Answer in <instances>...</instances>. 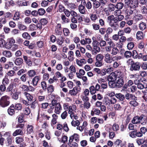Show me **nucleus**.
<instances>
[{
  "label": "nucleus",
  "instance_id": "48",
  "mask_svg": "<svg viewBox=\"0 0 147 147\" xmlns=\"http://www.w3.org/2000/svg\"><path fill=\"white\" fill-rule=\"evenodd\" d=\"M119 52V50L116 47H113L112 49L111 54L112 55H116Z\"/></svg>",
  "mask_w": 147,
  "mask_h": 147
},
{
  "label": "nucleus",
  "instance_id": "57",
  "mask_svg": "<svg viewBox=\"0 0 147 147\" xmlns=\"http://www.w3.org/2000/svg\"><path fill=\"white\" fill-rule=\"evenodd\" d=\"M24 21L25 24H29L31 22L32 19L30 17H26L24 18Z\"/></svg>",
  "mask_w": 147,
  "mask_h": 147
},
{
  "label": "nucleus",
  "instance_id": "1",
  "mask_svg": "<svg viewBox=\"0 0 147 147\" xmlns=\"http://www.w3.org/2000/svg\"><path fill=\"white\" fill-rule=\"evenodd\" d=\"M53 108H54V112L57 114H59L62 110L61 106L59 102L55 99H53L51 101Z\"/></svg>",
  "mask_w": 147,
  "mask_h": 147
},
{
  "label": "nucleus",
  "instance_id": "60",
  "mask_svg": "<svg viewBox=\"0 0 147 147\" xmlns=\"http://www.w3.org/2000/svg\"><path fill=\"white\" fill-rule=\"evenodd\" d=\"M107 80L105 77H103L99 78L98 80V83L100 84L106 82Z\"/></svg>",
  "mask_w": 147,
  "mask_h": 147
},
{
  "label": "nucleus",
  "instance_id": "16",
  "mask_svg": "<svg viewBox=\"0 0 147 147\" xmlns=\"http://www.w3.org/2000/svg\"><path fill=\"white\" fill-rule=\"evenodd\" d=\"M3 55L7 58H10L12 57V54L10 51L8 50H4L2 52Z\"/></svg>",
  "mask_w": 147,
  "mask_h": 147
},
{
  "label": "nucleus",
  "instance_id": "40",
  "mask_svg": "<svg viewBox=\"0 0 147 147\" xmlns=\"http://www.w3.org/2000/svg\"><path fill=\"white\" fill-rule=\"evenodd\" d=\"M124 6V4L121 2H119L115 6V8H117L118 10L122 9Z\"/></svg>",
  "mask_w": 147,
  "mask_h": 147
},
{
  "label": "nucleus",
  "instance_id": "7",
  "mask_svg": "<svg viewBox=\"0 0 147 147\" xmlns=\"http://www.w3.org/2000/svg\"><path fill=\"white\" fill-rule=\"evenodd\" d=\"M145 117V115L142 114L140 116H136L134 117L132 120V122L133 124H138L141 123V121Z\"/></svg>",
  "mask_w": 147,
  "mask_h": 147
},
{
  "label": "nucleus",
  "instance_id": "26",
  "mask_svg": "<svg viewBox=\"0 0 147 147\" xmlns=\"http://www.w3.org/2000/svg\"><path fill=\"white\" fill-rule=\"evenodd\" d=\"M67 17L63 13L61 15V19L63 23H67L69 22V20Z\"/></svg>",
  "mask_w": 147,
  "mask_h": 147
},
{
  "label": "nucleus",
  "instance_id": "32",
  "mask_svg": "<svg viewBox=\"0 0 147 147\" xmlns=\"http://www.w3.org/2000/svg\"><path fill=\"white\" fill-rule=\"evenodd\" d=\"M125 98L126 99L129 100L130 98H131L132 99H133V98H136V97L131 94L127 93L125 94Z\"/></svg>",
  "mask_w": 147,
  "mask_h": 147
},
{
  "label": "nucleus",
  "instance_id": "42",
  "mask_svg": "<svg viewBox=\"0 0 147 147\" xmlns=\"http://www.w3.org/2000/svg\"><path fill=\"white\" fill-rule=\"evenodd\" d=\"M14 92H15L13 93L12 96V97L13 99L15 100H17L18 98L19 94L20 93V92L18 91L17 90Z\"/></svg>",
  "mask_w": 147,
  "mask_h": 147
},
{
  "label": "nucleus",
  "instance_id": "15",
  "mask_svg": "<svg viewBox=\"0 0 147 147\" xmlns=\"http://www.w3.org/2000/svg\"><path fill=\"white\" fill-rule=\"evenodd\" d=\"M79 12L82 14H85L86 13V9L85 7L82 4L78 6Z\"/></svg>",
  "mask_w": 147,
  "mask_h": 147
},
{
  "label": "nucleus",
  "instance_id": "58",
  "mask_svg": "<svg viewBox=\"0 0 147 147\" xmlns=\"http://www.w3.org/2000/svg\"><path fill=\"white\" fill-rule=\"evenodd\" d=\"M12 13L9 12H6L4 14V16L5 18L6 19L7 18H10L12 17Z\"/></svg>",
  "mask_w": 147,
  "mask_h": 147
},
{
  "label": "nucleus",
  "instance_id": "34",
  "mask_svg": "<svg viewBox=\"0 0 147 147\" xmlns=\"http://www.w3.org/2000/svg\"><path fill=\"white\" fill-rule=\"evenodd\" d=\"M20 13L19 12H16L13 16V20L16 21L20 19Z\"/></svg>",
  "mask_w": 147,
  "mask_h": 147
},
{
  "label": "nucleus",
  "instance_id": "20",
  "mask_svg": "<svg viewBox=\"0 0 147 147\" xmlns=\"http://www.w3.org/2000/svg\"><path fill=\"white\" fill-rule=\"evenodd\" d=\"M119 79L116 83L117 86L120 87L122 86L124 84V82L123 79L124 78H119Z\"/></svg>",
  "mask_w": 147,
  "mask_h": 147
},
{
  "label": "nucleus",
  "instance_id": "50",
  "mask_svg": "<svg viewBox=\"0 0 147 147\" xmlns=\"http://www.w3.org/2000/svg\"><path fill=\"white\" fill-rule=\"evenodd\" d=\"M133 82L132 80H129L127 84L124 85L123 88L125 89L127 88L128 87L131 86L133 84Z\"/></svg>",
  "mask_w": 147,
  "mask_h": 147
},
{
  "label": "nucleus",
  "instance_id": "31",
  "mask_svg": "<svg viewBox=\"0 0 147 147\" xmlns=\"http://www.w3.org/2000/svg\"><path fill=\"white\" fill-rule=\"evenodd\" d=\"M85 73V71L82 69H80L79 71V73H76V74L77 77L79 78H81L82 76L84 75Z\"/></svg>",
  "mask_w": 147,
  "mask_h": 147
},
{
  "label": "nucleus",
  "instance_id": "8",
  "mask_svg": "<svg viewBox=\"0 0 147 147\" xmlns=\"http://www.w3.org/2000/svg\"><path fill=\"white\" fill-rule=\"evenodd\" d=\"M104 61L107 64H111L113 61V58L110 54L107 53L105 55Z\"/></svg>",
  "mask_w": 147,
  "mask_h": 147
},
{
  "label": "nucleus",
  "instance_id": "11",
  "mask_svg": "<svg viewBox=\"0 0 147 147\" xmlns=\"http://www.w3.org/2000/svg\"><path fill=\"white\" fill-rule=\"evenodd\" d=\"M138 0H131L129 8L134 9L138 7Z\"/></svg>",
  "mask_w": 147,
  "mask_h": 147
},
{
  "label": "nucleus",
  "instance_id": "25",
  "mask_svg": "<svg viewBox=\"0 0 147 147\" xmlns=\"http://www.w3.org/2000/svg\"><path fill=\"white\" fill-rule=\"evenodd\" d=\"M27 74L29 77H32L36 75V72L35 70H30L28 71Z\"/></svg>",
  "mask_w": 147,
  "mask_h": 147
},
{
  "label": "nucleus",
  "instance_id": "47",
  "mask_svg": "<svg viewBox=\"0 0 147 147\" xmlns=\"http://www.w3.org/2000/svg\"><path fill=\"white\" fill-rule=\"evenodd\" d=\"M23 134V132L21 129L16 130L13 133V135L14 136H16L18 135H22Z\"/></svg>",
  "mask_w": 147,
  "mask_h": 147
},
{
  "label": "nucleus",
  "instance_id": "14",
  "mask_svg": "<svg viewBox=\"0 0 147 147\" xmlns=\"http://www.w3.org/2000/svg\"><path fill=\"white\" fill-rule=\"evenodd\" d=\"M116 79V76L115 73L112 72L109 75L107 80L108 81H115Z\"/></svg>",
  "mask_w": 147,
  "mask_h": 147
},
{
  "label": "nucleus",
  "instance_id": "39",
  "mask_svg": "<svg viewBox=\"0 0 147 147\" xmlns=\"http://www.w3.org/2000/svg\"><path fill=\"white\" fill-rule=\"evenodd\" d=\"M22 37L26 39L30 40L31 38L30 35L28 32H25L22 34Z\"/></svg>",
  "mask_w": 147,
  "mask_h": 147
},
{
  "label": "nucleus",
  "instance_id": "21",
  "mask_svg": "<svg viewBox=\"0 0 147 147\" xmlns=\"http://www.w3.org/2000/svg\"><path fill=\"white\" fill-rule=\"evenodd\" d=\"M11 135V133L10 132H6L4 133L3 132H2L0 133V138L3 136L5 138H8Z\"/></svg>",
  "mask_w": 147,
  "mask_h": 147
},
{
  "label": "nucleus",
  "instance_id": "38",
  "mask_svg": "<svg viewBox=\"0 0 147 147\" xmlns=\"http://www.w3.org/2000/svg\"><path fill=\"white\" fill-rule=\"evenodd\" d=\"M13 107L14 108V105H12L8 109L7 111L8 114L10 115H12L15 113V111L14 109H12L11 107Z\"/></svg>",
  "mask_w": 147,
  "mask_h": 147
},
{
  "label": "nucleus",
  "instance_id": "64",
  "mask_svg": "<svg viewBox=\"0 0 147 147\" xmlns=\"http://www.w3.org/2000/svg\"><path fill=\"white\" fill-rule=\"evenodd\" d=\"M90 19L87 17H84L83 18V21L86 24L88 25L91 22V20Z\"/></svg>",
  "mask_w": 147,
  "mask_h": 147
},
{
  "label": "nucleus",
  "instance_id": "43",
  "mask_svg": "<svg viewBox=\"0 0 147 147\" xmlns=\"http://www.w3.org/2000/svg\"><path fill=\"white\" fill-rule=\"evenodd\" d=\"M109 85V86L112 88H114L117 86V84L115 83V81H108Z\"/></svg>",
  "mask_w": 147,
  "mask_h": 147
},
{
  "label": "nucleus",
  "instance_id": "59",
  "mask_svg": "<svg viewBox=\"0 0 147 147\" xmlns=\"http://www.w3.org/2000/svg\"><path fill=\"white\" fill-rule=\"evenodd\" d=\"M45 13V10L43 8H40L38 10V13L40 16L43 15Z\"/></svg>",
  "mask_w": 147,
  "mask_h": 147
},
{
  "label": "nucleus",
  "instance_id": "10",
  "mask_svg": "<svg viewBox=\"0 0 147 147\" xmlns=\"http://www.w3.org/2000/svg\"><path fill=\"white\" fill-rule=\"evenodd\" d=\"M115 73L116 76L117 78H124L125 77L126 74L124 72L121 71L119 70L116 71Z\"/></svg>",
  "mask_w": 147,
  "mask_h": 147
},
{
  "label": "nucleus",
  "instance_id": "18",
  "mask_svg": "<svg viewBox=\"0 0 147 147\" xmlns=\"http://www.w3.org/2000/svg\"><path fill=\"white\" fill-rule=\"evenodd\" d=\"M68 59L69 61H72L74 59V52L71 51H69L68 53Z\"/></svg>",
  "mask_w": 147,
  "mask_h": 147
},
{
  "label": "nucleus",
  "instance_id": "51",
  "mask_svg": "<svg viewBox=\"0 0 147 147\" xmlns=\"http://www.w3.org/2000/svg\"><path fill=\"white\" fill-rule=\"evenodd\" d=\"M20 88L22 89V91L25 92L28 91V86L24 84L20 85Z\"/></svg>",
  "mask_w": 147,
  "mask_h": 147
},
{
  "label": "nucleus",
  "instance_id": "36",
  "mask_svg": "<svg viewBox=\"0 0 147 147\" xmlns=\"http://www.w3.org/2000/svg\"><path fill=\"white\" fill-rule=\"evenodd\" d=\"M147 143V138L146 140H144L143 138H139L137 140V142L139 145H140L143 144L145 142Z\"/></svg>",
  "mask_w": 147,
  "mask_h": 147
},
{
  "label": "nucleus",
  "instance_id": "23",
  "mask_svg": "<svg viewBox=\"0 0 147 147\" xmlns=\"http://www.w3.org/2000/svg\"><path fill=\"white\" fill-rule=\"evenodd\" d=\"M24 95L28 101H31L33 98V96L30 94L26 92H25L24 93Z\"/></svg>",
  "mask_w": 147,
  "mask_h": 147
},
{
  "label": "nucleus",
  "instance_id": "49",
  "mask_svg": "<svg viewBox=\"0 0 147 147\" xmlns=\"http://www.w3.org/2000/svg\"><path fill=\"white\" fill-rule=\"evenodd\" d=\"M9 82V81L7 77L5 76L3 79L2 83L3 84L5 85H8Z\"/></svg>",
  "mask_w": 147,
  "mask_h": 147
},
{
  "label": "nucleus",
  "instance_id": "9",
  "mask_svg": "<svg viewBox=\"0 0 147 147\" xmlns=\"http://www.w3.org/2000/svg\"><path fill=\"white\" fill-rule=\"evenodd\" d=\"M81 88L80 86H76L72 90H70L69 93L71 96H75L78 92L80 91Z\"/></svg>",
  "mask_w": 147,
  "mask_h": 147
},
{
  "label": "nucleus",
  "instance_id": "55",
  "mask_svg": "<svg viewBox=\"0 0 147 147\" xmlns=\"http://www.w3.org/2000/svg\"><path fill=\"white\" fill-rule=\"evenodd\" d=\"M71 125L74 127L78 126L80 125V122L78 120H73L71 122Z\"/></svg>",
  "mask_w": 147,
  "mask_h": 147
},
{
  "label": "nucleus",
  "instance_id": "28",
  "mask_svg": "<svg viewBox=\"0 0 147 147\" xmlns=\"http://www.w3.org/2000/svg\"><path fill=\"white\" fill-rule=\"evenodd\" d=\"M57 44L61 46L63 42V38L62 36L59 37L56 40Z\"/></svg>",
  "mask_w": 147,
  "mask_h": 147
},
{
  "label": "nucleus",
  "instance_id": "29",
  "mask_svg": "<svg viewBox=\"0 0 147 147\" xmlns=\"http://www.w3.org/2000/svg\"><path fill=\"white\" fill-rule=\"evenodd\" d=\"M76 107L75 105H73L69 106L68 108V113H70L73 112V111H75L76 110Z\"/></svg>",
  "mask_w": 147,
  "mask_h": 147
},
{
  "label": "nucleus",
  "instance_id": "62",
  "mask_svg": "<svg viewBox=\"0 0 147 147\" xmlns=\"http://www.w3.org/2000/svg\"><path fill=\"white\" fill-rule=\"evenodd\" d=\"M134 43L132 42H130L128 43L127 45V48L129 50L132 49L134 47Z\"/></svg>",
  "mask_w": 147,
  "mask_h": 147
},
{
  "label": "nucleus",
  "instance_id": "6",
  "mask_svg": "<svg viewBox=\"0 0 147 147\" xmlns=\"http://www.w3.org/2000/svg\"><path fill=\"white\" fill-rule=\"evenodd\" d=\"M141 65L140 63L137 62L132 64L130 68V70L131 71H139Z\"/></svg>",
  "mask_w": 147,
  "mask_h": 147
},
{
  "label": "nucleus",
  "instance_id": "54",
  "mask_svg": "<svg viewBox=\"0 0 147 147\" xmlns=\"http://www.w3.org/2000/svg\"><path fill=\"white\" fill-rule=\"evenodd\" d=\"M135 20L136 21H138L143 19V16L141 14L137 15L134 16Z\"/></svg>",
  "mask_w": 147,
  "mask_h": 147
},
{
  "label": "nucleus",
  "instance_id": "35",
  "mask_svg": "<svg viewBox=\"0 0 147 147\" xmlns=\"http://www.w3.org/2000/svg\"><path fill=\"white\" fill-rule=\"evenodd\" d=\"M13 84H10L8 87L7 88L6 91L9 92L11 91L12 93H13L14 91H15V89H13Z\"/></svg>",
  "mask_w": 147,
  "mask_h": 147
},
{
  "label": "nucleus",
  "instance_id": "5",
  "mask_svg": "<svg viewBox=\"0 0 147 147\" xmlns=\"http://www.w3.org/2000/svg\"><path fill=\"white\" fill-rule=\"evenodd\" d=\"M135 84L137 85V88L140 90H142L146 87V83L143 82L140 80H136L134 81Z\"/></svg>",
  "mask_w": 147,
  "mask_h": 147
},
{
  "label": "nucleus",
  "instance_id": "30",
  "mask_svg": "<svg viewBox=\"0 0 147 147\" xmlns=\"http://www.w3.org/2000/svg\"><path fill=\"white\" fill-rule=\"evenodd\" d=\"M100 6V3L98 1H97L93 2V7L94 9H97L99 8Z\"/></svg>",
  "mask_w": 147,
  "mask_h": 147
},
{
  "label": "nucleus",
  "instance_id": "37",
  "mask_svg": "<svg viewBox=\"0 0 147 147\" xmlns=\"http://www.w3.org/2000/svg\"><path fill=\"white\" fill-rule=\"evenodd\" d=\"M62 74L59 71H57L55 74V76L53 77V79L55 80H57V79L62 77Z\"/></svg>",
  "mask_w": 147,
  "mask_h": 147
},
{
  "label": "nucleus",
  "instance_id": "17",
  "mask_svg": "<svg viewBox=\"0 0 147 147\" xmlns=\"http://www.w3.org/2000/svg\"><path fill=\"white\" fill-rule=\"evenodd\" d=\"M40 80V78L38 76H35L34 77L32 80V82L33 86H36Z\"/></svg>",
  "mask_w": 147,
  "mask_h": 147
},
{
  "label": "nucleus",
  "instance_id": "13",
  "mask_svg": "<svg viewBox=\"0 0 147 147\" xmlns=\"http://www.w3.org/2000/svg\"><path fill=\"white\" fill-rule=\"evenodd\" d=\"M55 33L57 35H61L62 33L61 25L60 24H58L55 26Z\"/></svg>",
  "mask_w": 147,
  "mask_h": 147
},
{
  "label": "nucleus",
  "instance_id": "27",
  "mask_svg": "<svg viewBox=\"0 0 147 147\" xmlns=\"http://www.w3.org/2000/svg\"><path fill=\"white\" fill-rule=\"evenodd\" d=\"M115 96L120 101H123L125 99V96L121 93H116Z\"/></svg>",
  "mask_w": 147,
  "mask_h": 147
},
{
  "label": "nucleus",
  "instance_id": "3",
  "mask_svg": "<svg viewBox=\"0 0 147 147\" xmlns=\"http://www.w3.org/2000/svg\"><path fill=\"white\" fill-rule=\"evenodd\" d=\"M9 98V97L7 95L2 97L0 100V105L3 107L7 106L10 103Z\"/></svg>",
  "mask_w": 147,
  "mask_h": 147
},
{
  "label": "nucleus",
  "instance_id": "63",
  "mask_svg": "<svg viewBox=\"0 0 147 147\" xmlns=\"http://www.w3.org/2000/svg\"><path fill=\"white\" fill-rule=\"evenodd\" d=\"M103 58V55L100 54H98L96 55V61H102Z\"/></svg>",
  "mask_w": 147,
  "mask_h": 147
},
{
  "label": "nucleus",
  "instance_id": "52",
  "mask_svg": "<svg viewBox=\"0 0 147 147\" xmlns=\"http://www.w3.org/2000/svg\"><path fill=\"white\" fill-rule=\"evenodd\" d=\"M124 56L127 58L131 57L132 56V53L131 51H126L124 53Z\"/></svg>",
  "mask_w": 147,
  "mask_h": 147
},
{
  "label": "nucleus",
  "instance_id": "24",
  "mask_svg": "<svg viewBox=\"0 0 147 147\" xmlns=\"http://www.w3.org/2000/svg\"><path fill=\"white\" fill-rule=\"evenodd\" d=\"M137 98H133L132 100L130 101L129 104L131 106L134 107H136L138 105V103L136 101L137 100Z\"/></svg>",
  "mask_w": 147,
  "mask_h": 147
},
{
  "label": "nucleus",
  "instance_id": "19",
  "mask_svg": "<svg viewBox=\"0 0 147 147\" xmlns=\"http://www.w3.org/2000/svg\"><path fill=\"white\" fill-rule=\"evenodd\" d=\"M89 16L91 20L93 22H95L98 19V16L96 14L90 13Z\"/></svg>",
  "mask_w": 147,
  "mask_h": 147
},
{
  "label": "nucleus",
  "instance_id": "61",
  "mask_svg": "<svg viewBox=\"0 0 147 147\" xmlns=\"http://www.w3.org/2000/svg\"><path fill=\"white\" fill-rule=\"evenodd\" d=\"M92 26L93 29L95 30H98L100 28V26L99 24L95 23L93 24L92 25Z\"/></svg>",
  "mask_w": 147,
  "mask_h": 147
},
{
  "label": "nucleus",
  "instance_id": "22",
  "mask_svg": "<svg viewBox=\"0 0 147 147\" xmlns=\"http://www.w3.org/2000/svg\"><path fill=\"white\" fill-rule=\"evenodd\" d=\"M5 48L7 49H8L11 48V50L12 51H14L17 50L18 48V45L16 44H13L10 47H8L5 46Z\"/></svg>",
  "mask_w": 147,
  "mask_h": 147
},
{
  "label": "nucleus",
  "instance_id": "46",
  "mask_svg": "<svg viewBox=\"0 0 147 147\" xmlns=\"http://www.w3.org/2000/svg\"><path fill=\"white\" fill-rule=\"evenodd\" d=\"M18 27L19 29L22 30H25L27 28L26 26L25 25L22 24L20 22L18 24Z\"/></svg>",
  "mask_w": 147,
  "mask_h": 147
},
{
  "label": "nucleus",
  "instance_id": "53",
  "mask_svg": "<svg viewBox=\"0 0 147 147\" xmlns=\"http://www.w3.org/2000/svg\"><path fill=\"white\" fill-rule=\"evenodd\" d=\"M63 31L64 35L65 36H69V34L70 33V32L69 29L68 28H64L63 30Z\"/></svg>",
  "mask_w": 147,
  "mask_h": 147
},
{
  "label": "nucleus",
  "instance_id": "44",
  "mask_svg": "<svg viewBox=\"0 0 147 147\" xmlns=\"http://www.w3.org/2000/svg\"><path fill=\"white\" fill-rule=\"evenodd\" d=\"M23 62V60L21 58L16 59L15 61V63L16 65H20L22 64Z\"/></svg>",
  "mask_w": 147,
  "mask_h": 147
},
{
  "label": "nucleus",
  "instance_id": "56",
  "mask_svg": "<svg viewBox=\"0 0 147 147\" xmlns=\"http://www.w3.org/2000/svg\"><path fill=\"white\" fill-rule=\"evenodd\" d=\"M15 72L13 70H10L8 71L7 74L8 76L11 77L14 76L15 74Z\"/></svg>",
  "mask_w": 147,
  "mask_h": 147
},
{
  "label": "nucleus",
  "instance_id": "2",
  "mask_svg": "<svg viewBox=\"0 0 147 147\" xmlns=\"http://www.w3.org/2000/svg\"><path fill=\"white\" fill-rule=\"evenodd\" d=\"M140 132L133 131L129 133L130 136L132 138L134 137H141L143 134H144L147 131V129L145 127H142L140 128Z\"/></svg>",
  "mask_w": 147,
  "mask_h": 147
},
{
  "label": "nucleus",
  "instance_id": "41",
  "mask_svg": "<svg viewBox=\"0 0 147 147\" xmlns=\"http://www.w3.org/2000/svg\"><path fill=\"white\" fill-rule=\"evenodd\" d=\"M89 89L90 92L91 94H94L96 92V91L95 88V87L94 86L92 85L90 86L89 88Z\"/></svg>",
  "mask_w": 147,
  "mask_h": 147
},
{
  "label": "nucleus",
  "instance_id": "4",
  "mask_svg": "<svg viewBox=\"0 0 147 147\" xmlns=\"http://www.w3.org/2000/svg\"><path fill=\"white\" fill-rule=\"evenodd\" d=\"M117 102V100L115 97H105L103 102L106 105H110L111 104H115Z\"/></svg>",
  "mask_w": 147,
  "mask_h": 147
},
{
  "label": "nucleus",
  "instance_id": "33",
  "mask_svg": "<svg viewBox=\"0 0 147 147\" xmlns=\"http://www.w3.org/2000/svg\"><path fill=\"white\" fill-rule=\"evenodd\" d=\"M139 27L141 30H143L146 28V25L145 23L141 22L139 24Z\"/></svg>",
  "mask_w": 147,
  "mask_h": 147
},
{
  "label": "nucleus",
  "instance_id": "45",
  "mask_svg": "<svg viewBox=\"0 0 147 147\" xmlns=\"http://www.w3.org/2000/svg\"><path fill=\"white\" fill-rule=\"evenodd\" d=\"M137 38L138 39H141L143 38V33L140 31H138L136 34Z\"/></svg>",
  "mask_w": 147,
  "mask_h": 147
},
{
  "label": "nucleus",
  "instance_id": "12",
  "mask_svg": "<svg viewBox=\"0 0 147 147\" xmlns=\"http://www.w3.org/2000/svg\"><path fill=\"white\" fill-rule=\"evenodd\" d=\"M132 8H130L127 7V9L125 10V13L126 15L125 16L126 18L127 19L129 18H131V16L133 14V10L131 9Z\"/></svg>",
  "mask_w": 147,
  "mask_h": 147
}]
</instances>
